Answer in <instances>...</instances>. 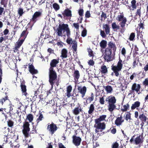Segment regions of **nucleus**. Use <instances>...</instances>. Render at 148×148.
Masks as SVG:
<instances>
[{"instance_id": "nucleus-1", "label": "nucleus", "mask_w": 148, "mask_h": 148, "mask_svg": "<svg viewBox=\"0 0 148 148\" xmlns=\"http://www.w3.org/2000/svg\"><path fill=\"white\" fill-rule=\"evenodd\" d=\"M49 82L51 86V89L55 84L58 86L59 84V81L57 80V76L56 72L54 70H49Z\"/></svg>"}, {"instance_id": "nucleus-2", "label": "nucleus", "mask_w": 148, "mask_h": 148, "mask_svg": "<svg viewBox=\"0 0 148 148\" xmlns=\"http://www.w3.org/2000/svg\"><path fill=\"white\" fill-rule=\"evenodd\" d=\"M57 30V34L59 36H62L63 30L64 31V32L66 31V35L67 37H70L71 35V31L68 25L67 24L63 23L59 24Z\"/></svg>"}, {"instance_id": "nucleus-3", "label": "nucleus", "mask_w": 148, "mask_h": 148, "mask_svg": "<svg viewBox=\"0 0 148 148\" xmlns=\"http://www.w3.org/2000/svg\"><path fill=\"white\" fill-rule=\"evenodd\" d=\"M123 62L119 57V60L117 62V65L114 66L112 64L111 66V70L113 71L116 77L119 75V71H121L123 68Z\"/></svg>"}, {"instance_id": "nucleus-4", "label": "nucleus", "mask_w": 148, "mask_h": 148, "mask_svg": "<svg viewBox=\"0 0 148 148\" xmlns=\"http://www.w3.org/2000/svg\"><path fill=\"white\" fill-rule=\"evenodd\" d=\"M58 127L57 125L53 122L49 123L47 124V130L51 135L54 134L58 130Z\"/></svg>"}, {"instance_id": "nucleus-5", "label": "nucleus", "mask_w": 148, "mask_h": 148, "mask_svg": "<svg viewBox=\"0 0 148 148\" xmlns=\"http://www.w3.org/2000/svg\"><path fill=\"white\" fill-rule=\"evenodd\" d=\"M112 51H110L109 49L106 48L103 55L104 60L107 62L112 61L114 58L111 55Z\"/></svg>"}, {"instance_id": "nucleus-6", "label": "nucleus", "mask_w": 148, "mask_h": 148, "mask_svg": "<svg viewBox=\"0 0 148 148\" xmlns=\"http://www.w3.org/2000/svg\"><path fill=\"white\" fill-rule=\"evenodd\" d=\"M29 125L30 124L28 121H25L23 123L22 132L25 138H28L29 137V132L30 130Z\"/></svg>"}, {"instance_id": "nucleus-7", "label": "nucleus", "mask_w": 148, "mask_h": 148, "mask_svg": "<svg viewBox=\"0 0 148 148\" xmlns=\"http://www.w3.org/2000/svg\"><path fill=\"white\" fill-rule=\"evenodd\" d=\"M94 127L96 128L95 130V132L98 133L99 132H101L105 130L106 127V125L104 123L99 122L95 123Z\"/></svg>"}, {"instance_id": "nucleus-8", "label": "nucleus", "mask_w": 148, "mask_h": 148, "mask_svg": "<svg viewBox=\"0 0 148 148\" xmlns=\"http://www.w3.org/2000/svg\"><path fill=\"white\" fill-rule=\"evenodd\" d=\"M116 19L119 21H121L119 23V25L121 27H125L127 20L126 18L124 17L123 14L118 15Z\"/></svg>"}, {"instance_id": "nucleus-9", "label": "nucleus", "mask_w": 148, "mask_h": 148, "mask_svg": "<svg viewBox=\"0 0 148 148\" xmlns=\"http://www.w3.org/2000/svg\"><path fill=\"white\" fill-rule=\"evenodd\" d=\"M94 98V95L92 92L90 93L89 96H87L86 97H84L83 99L85 100L84 101V104L85 105H87L92 101Z\"/></svg>"}, {"instance_id": "nucleus-10", "label": "nucleus", "mask_w": 148, "mask_h": 148, "mask_svg": "<svg viewBox=\"0 0 148 148\" xmlns=\"http://www.w3.org/2000/svg\"><path fill=\"white\" fill-rule=\"evenodd\" d=\"M72 143L76 146H79L82 141V139L79 136H77L75 135L72 137Z\"/></svg>"}, {"instance_id": "nucleus-11", "label": "nucleus", "mask_w": 148, "mask_h": 148, "mask_svg": "<svg viewBox=\"0 0 148 148\" xmlns=\"http://www.w3.org/2000/svg\"><path fill=\"white\" fill-rule=\"evenodd\" d=\"M141 88V86L140 84L137 85L135 83L132 85L131 88V90H130V92H131L130 94L132 93L135 91L138 93V94H139L140 93V89Z\"/></svg>"}, {"instance_id": "nucleus-12", "label": "nucleus", "mask_w": 148, "mask_h": 148, "mask_svg": "<svg viewBox=\"0 0 148 148\" xmlns=\"http://www.w3.org/2000/svg\"><path fill=\"white\" fill-rule=\"evenodd\" d=\"M78 92L81 95L82 98H84L87 92V88L85 86L81 87L78 86L77 87Z\"/></svg>"}, {"instance_id": "nucleus-13", "label": "nucleus", "mask_w": 148, "mask_h": 148, "mask_svg": "<svg viewBox=\"0 0 148 148\" xmlns=\"http://www.w3.org/2000/svg\"><path fill=\"white\" fill-rule=\"evenodd\" d=\"M42 15V13L39 11L36 12L32 16V18L30 19L31 21L36 23L38 20V18H40Z\"/></svg>"}, {"instance_id": "nucleus-14", "label": "nucleus", "mask_w": 148, "mask_h": 148, "mask_svg": "<svg viewBox=\"0 0 148 148\" xmlns=\"http://www.w3.org/2000/svg\"><path fill=\"white\" fill-rule=\"evenodd\" d=\"M59 62V59H53L51 60L50 62V67L49 70H54L53 68L56 67Z\"/></svg>"}, {"instance_id": "nucleus-15", "label": "nucleus", "mask_w": 148, "mask_h": 148, "mask_svg": "<svg viewBox=\"0 0 148 148\" xmlns=\"http://www.w3.org/2000/svg\"><path fill=\"white\" fill-rule=\"evenodd\" d=\"M143 136V134H142L141 135H140L135 139L134 141L135 145H140L143 143L144 141Z\"/></svg>"}, {"instance_id": "nucleus-16", "label": "nucleus", "mask_w": 148, "mask_h": 148, "mask_svg": "<svg viewBox=\"0 0 148 148\" xmlns=\"http://www.w3.org/2000/svg\"><path fill=\"white\" fill-rule=\"evenodd\" d=\"M108 47L107 48L109 49L110 51H113V53L114 55L115 54V52L116 50V47L115 45L112 42H109L108 43Z\"/></svg>"}, {"instance_id": "nucleus-17", "label": "nucleus", "mask_w": 148, "mask_h": 148, "mask_svg": "<svg viewBox=\"0 0 148 148\" xmlns=\"http://www.w3.org/2000/svg\"><path fill=\"white\" fill-rule=\"evenodd\" d=\"M106 101L108 102V104H115L116 99L114 96L110 95L106 98Z\"/></svg>"}, {"instance_id": "nucleus-18", "label": "nucleus", "mask_w": 148, "mask_h": 148, "mask_svg": "<svg viewBox=\"0 0 148 148\" xmlns=\"http://www.w3.org/2000/svg\"><path fill=\"white\" fill-rule=\"evenodd\" d=\"M29 72L32 75H34L38 73V71L35 68L32 64H29Z\"/></svg>"}, {"instance_id": "nucleus-19", "label": "nucleus", "mask_w": 148, "mask_h": 148, "mask_svg": "<svg viewBox=\"0 0 148 148\" xmlns=\"http://www.w3.org/2000/svg\"><path fill=\"white\" fill-rule=\"evenodd\" d=\"M25 82L23 80L22 82H21L20 87L21 88L22 94L23 95L26 96L27 93L26 92V86L25 85Z\"/></svg>"}, {"instance_id": "nucleus-20", "label": "nucleus", "mask_w": 148, "mask_h": 148, "mask_svg": "<svg viewBox=\"0 0 148 148\" xmlns=\"http://www.w3.org/2000/svg\"><path fill=\"white\" fill-rule=\"evenodd\" d=\"M124 121V120L123 119L122 116L121 115L120 116L117 117L114 122L115 124L117 126H119L122 125Z\"/></svg>"}, {"instance_id": "nucleus-21", "label": "nucleus", "mask_w": 148, "mask_h": 148, "mask_svg": "<svg viewBox=\"0 0 148 148\" xmlns=\"http://www.w3.org/2000/svg\"><path fill=\"white\" fill-rule=\"evenodd\" d=\"M82 111V108H81L80 104H79L78 107L75 108L72 111V112L75 115L79 114Z\"/></svg>"}, {"instance_id": "nucleus-22", "label": "nucleus", "mask_w": 148, "mask_h": 148, "mask_svg": "<svg viewBox=\"0 0 148 148\" xmlns=\"http://www.w3.org/2000/svg\"><path fill=\"white\" fill-rule=\"evenodd\" d=\"M25 39V38L21 40H19L16 42V46L14 48V52H15V51L16 50L17 51L18 49L20 47L23 43Z\"/></svg>"}, {"instance_id": "nucleus-23", "label": "nucleus", "mask_w": 148, "mask_h": 148, "mask_svg": "<svg viewBox=\"0 0 148 148\" xmlns=\"http://www.w3.org/2000/svg\"><path fill=\"white\" fill-rule=\"evenodd\" d=\"M62 14L64 17H71L72 16L71 11L69 8H67L62 13Z\"/></svg>"}, {"instance_id": "nucleus-24", "label": "nucleus", "mask_w": 148, "mask_h": 148, "mask_svg": "<svg viewBox=\"0 0 148 148\" xmlns=\"http://www.w3.org/2000/svg\"><path fill=\"white\" fill-rule=\"evenodd\" d=\"M139 119L141 121V123L144 124L145 123L147 122V120L148 119L147 117L143 113L140 114L139 116Z\"/></svg>"}, {"instance_id": "nucleus-25", "label": "nucleus", "mask_w": 148, "mask_h": 148, "mask_svg": "<svg viewBox=\"0 0 148 148\" xmlns=\"http://www.w3.org/2000/svg\"><path fill=\"white\" fill-rule=\"evenodd\" d=\"M106 116H107L106 115L100 116L99 118L95 120V123L101 122V121L105 120V119L106 118Z\"/></svg>"}, {"instance_id": "nucleus-26", "label": "nucleus", "mask_w": 148, "mask_h": 148, "mask_svg": "<svg viewBox=\"0 0 148 148\" xmlns=\"http://www.w3.org/2000/svg\"><path fill=\"white\" fill-rule=\"evenodd\" d=\"M103 27L107 35L109 34L110 31V27L108 24H103Z\"/></svg>"}, {"instance_id": "nucleus-27", "label": "nucleus", "mask_w": 148, "mask_h": 148, "mask_svg": "<svg viewBox=\"0 0 148 148\" xmlns=\"http://www.w3.org/2000/svg\"><path fill=\"white\" fill-rule=\"evenodd\" d=\"M100 71L102 74L105 75L108 72V69L106 65H102L101 67Z\"/></svg>"}, {"instance_id": "nucleus-28", "label": "nucleus", "mask_w": 148, "mask_h": 148, "mask_svg": "<svg viewBox=\"0 0 148 148\" xmlns=\"http://www.w3.org/2000/svg\"><path fill=\"white\" fill-rule=\"evenodd\" d=\"M67 50L66 49H62L61 51V55L60 56V57L62 58V59L66 58L67 57Z\"/></svg>"}, {"instance_id": "nucleus-29", "label": "nucleus", "mask_w": 148, "mask_h": 148, "mask_svg": "<svg viewBox=\"0 0 148 148\" xmlns=\"http://www.w3.org/2000/svg\"><path fill=\"white\" fill-rule=\"evenodd\" d=\"M73 77L75 80H78L80 76V74L78 70H75L73 74Z\"/></svg>"}, {"instance_id": "nucleus-30", "label": "nucleus", "mask_w": 148, "mask_h": 148, "mask_svg": "<svg viewBox=\"0 0 148 148\" xmlns=\"http://www.w3.org/2000/svg\"><path fill=\"white\" fill-rule=\"evenodd\" d=\"M72 88L71 85L67 86L66 89V96L67 97L69 98L71 96V92L72 90Z\"/></svg>"}, {"instance_id": "nucleus-31", "label": "nucleus", "mask_w": 148, "mask_h": 148, "mask_svg": "<svg viewBox=\"0 0 148 148\" xmlns=\"http://www.w3.org/2000/svg\"><path fill=\"white\" fill-rule=\"evenodd\" d=\"M103 88L105 89L107 93H111L113 91V88L110 86H103Z\"/></svg>"}, {"instance_id": "nucleus-32", "label": "nucleus", "mask_w": 148, "mask_h": 148, "mask_svg": "<svg viewBox=\"0 0 148 148\" xmlns=\"http://www.w3.org/2000/svg\"><path fill=\"white\" fill-rule=\"evenodd\" d=\"M107 42L105 40H102L100 43V45L102 49H105L107 46Z\"/></svg>"}, {"instance_id": "nucleus-33", "label": "nucleus", "mask_w": 148, "mask_h": 148, "mask_svg": "<svg viewBox=\"0 0 148 148\" xmlns=\"http://www.w3.org/2000/svg\"><path fill=\"white\" fill-rule=\"evenodd\" d=\"M35 23L34 22L31 21V20H30V22L28 24L27 26V28L26 29L27 30H31L32 26L34 25V23Z\"/></svg>"}, {"instance_id": "nucleus-34", "label": "nucleus", "mask_w": 148, "mask_h": 148, "mask_svg": "<svg viewBox=\"0 0 148 148\" xmlns=\"http://www.w3.org/2000/svg\"><path fill=\"white\" fill-rule=\"evenodd\" d=\"M108 107L109 111L110 112H112L116 108V106L115 104H108Z\"/></svg>"}, {"instance_id": "nucleus-35", "label": "nucleus", "mask_w": 148, "mask_h": 148, "mask_svg": "<svg viewBox=\"0 0 148 148\" xmlns=\"http://www.w3.org/2000/svg\"><path fill=\"white\" fill-rule=\"evenodd\" d=\"M136 0H132L131 1V6L132 7V10H134L136 8L137 5L136 4Z\"/></svg>"}, {"instance_id": "nucleus-36", "label": "nucleus", "mask_w": 148, "mask_h": 148, "mask_svg": "<svg viewBox=\"0 0 148 148\" xmlns=\"http://www.w3.org/2000/svg\"><path fill=\"white\" fill-rule=\"evenodd\" d=\"M140 103L139 101H136L134 103L132 104L131 107V109L133 110L136 108L140 106Z\"/></svg>"}, {"instance_id": "nucleus-37", "label": "nucleus", "mask_w": 148, "mask_h": 148, "mask_svg": "<svg viewBox=\"0 0 148 148\" xmlns=\"http://www.w3.org/2000/svg\"><path fill=\"white\" fill-rule=\"evenodd\" d=\"M95 110V106L93 104H92L90 105L89 110L88 111V113L89 114H91Z\"/></svg>"}, {"instance_id": "nucleus-38", "label": "nucleus", "mask_w": 148, "mask_h": 148, "mask_svg": "<svg viewBox=\"0 0 148 148\" xmlns=\"http://www.w3.org/2000/svg\"><path fill=\"white\" fill-rule=\"evenodd\" d=\"M26 119H28L29 122H32L34 119V116L31 114H29L27 116Z\"/></svg>"}, {"instance_id": "nucleus-39", "label": "nucleus", "mask_w": 148, "mask_h": 148, "mask_svg": "<svg viewBox=\"0 0 148 148\" xmlns=\"http://www.w3.org/2000/svg\"><path fill=\"white\" fill-rule=\"evenodd\" d=\"M39 114V116H38V117L37 119L36 120L37 124L40 121H41L42 120V119L44 118L43 116V114H42V112H40Z\"/></svg>"}, {"instance_id": "nucleus-40", "label": "nucleus", "mask_w": 148, "mask_h": 148, "mask_svg": "<svg viewBox=\"0 0 148 148\" xmlns=\"http://www.w3.org/2000/svg\"><path fill=\"white\" fill-rule=\"evenodd\" d=\"M72 48L74 51L76 52L77 51V43L76 41L74 40L73 41Z\"/></svg>"}, {"instance_id": "nucleus-41", "label": "nucleus", "mask_w": 148, "mask_h": 148, "mask_svg": "<svg viewBox=\"0 0 148 148\" xmlns=\"http://www.w3.org/2000/svg\"><path fill=\"white\" fill-rule=\"evenodd\" d=\"M123 108L121 109V110L123 112H126L128 110L130 107V105L128 103L124 105L123 106Z\"/></svg>"}, {"instance_id": "nucleus-42", "label": "nucleus", "mask_w": 148, "mask_h": 148, "mask_svg": "<svg viewBox=\"0 0 148 148\" xmlns=\"http://www.w3.org/2000/svg\"><path fill=\"white\" fill-rule=\"evenodd\" d=\"M112 28L116 31L119 28V25H117L115 22L113 23L112 24Z\"/></svg>"}, {"instance_id": "nucleus-43", "label": "nucleus", "mask_w": 148, "mask_h": 148, "mask_svg": "<svg viewBox=\"0 0 148 148\" xmlns=\"http://www.w3.org/2000/svg\"><path fill=\"white\" fill-rule=\"evenodd\" d=\"M53 7L56 11H57L60 9L59 5L56 3H54L53 4Z\"/></svg>"}, {"instance_id": "nucleus-44", "label": "nucleus", "mask_w": 148, "mask_h": 148, "mask_svg": "<svg viewBox=\"0 0 148 148\" xmlns=\"http://www.w3.org/2000/svg\"><path fill=\"white\" fill-rule=\"evenodd\" d=\"M28 32L27 29H26L25 30H24L23 31L21 34V37H24V38H25L26 37L28 34Z\"/></svg>"}, {"instance_id": "nucleus-45", "label": "nucleus", "mask_w": 148, "mask_h": 148, "mask_svg": "<svg viewBox=\"0 0 148 148\" xmlns=\"http://www.w3.org/2000/svg\"><path fill=\"white\" fill-rule=\"evenodd\" d=\"M125 119L127 121L128 120H130L131 119V114L130 112H127V114H126L125 117Z\"/></svg>"}, {"instance_id": "nucleus-46", "label": "nucleus", "mask_w": 148, "mask_h": 148, "mask_svg": "<svg viewBox=\"0 0 148 148\" xmlns=\"http://www.w3.org/2000/svg\"><path fill=\"white\" fill-rule=\"evenodd\" d=\"M7 123L9 127H12L14 125V122L10 120H9L7 121Z\"/></svg>"}, {"instance_id": "nucleus-47", "label": "nucleus", "mask_w": 148, "mask_h": 148, "mask_svg": "<svg viewBox=\"0 0 148 148\" xmlns=\"http://www.w3.org/2000/svg\"><path fill=\"white\" fill-rule=\"evenodd\" d=\"M144 22L142 21H140V23L138 24V27L139 29H140L141 28L142 29H145V27H144Z\"/></svg>"}, {"instance_id": "nucleus-48", "label": "nucleus", "mask_w": 148, "mask_h": 148, "mask_svg": "<svg viewBox=\"0 0 148 148\" xmlns=\"http://www.w3.org/2000/svg\"><path fill=\"white\" fill-rule=\"evenodd\" d=\"M8 96L6 95V96H5L4 97H3L2 99H0V103H1L2 105H3V104L5 101L8 100Z\"/></svg>"}, {"instance_id": "nucleus-49", "label": "nucleus", "mask_w": 148, "mask_h": 148, "mask_svg": "<svg viewBox=\"0 0 148 148\" xmlns=\"http://www.w3.org/2000/svg\"><path fill=\"white\" fill-rule=\"evenodd\" d=\"M105 101L103 97L101 96L99 97V102L101 105L104 104Z\"/></svg>"}, {"instance_id": "nucleus-50", "label": "nucleus", "mask_w": 148, "mask_h": 148, "mask_svg": "<svg viewBox=\"0 0 148 148\" xmlns=\"http://www.w3.org/2000/svg\"><path fill=\"white\" fill-rule=\"evenodd\" d=\"M135 16H139V17L141 16V8L140 7L137 10L136 12L135 13Z\"/></svg>"}, {"instance_id": "nucleus-51", "label": "nucleus", "mask_w": 148, "mask_h": 148, "mask_svg": "<svg viewBox=\"0 0 148 148\" xmlns=\"http://www.w3.org/2000/svg\"><path fill=\"white\" fill-rule=\"evenodd\" d=\"M18 13L19 15V16H22L24 13L23 9L21 8H19L18 10Z\"/></svg>"}, {"instance_id": "nucleus-52", "label": "nucleus", "mask_w": 148, "mask_h": 148, "mask_svg": "<svg viewBox=\"0 0 148 148\" xmlns=\"http://www.w3.org/2000/svg\"><path fill=\"white\" fill-rule=\"evenodd\" d=\"M34 92V96L33 97V100H34V101L37 98V95L39 94L40 92L37 89Z\"/></svg>"}, {"instance_id": "nucleus-53", "label": "nucleus", "mask_w": 148, "mask_h": 148, "mask_svg": "<svg viewBox=\"0 0 148 148\" xmlns=\"http://www.w3.org/2000/svg\"><path fill=\"white\" fill-rule=\"evenodd\" d=\"M100 35L103 38H105L106 37V33L103 30H102L101 29H100Z\"/></svg>"}, {"instance_id": "nucleus-54", "label": "nucleus", "mask_w": 148, "mask_h": 148, "mask_svg": "<svg viewBox=\"0 0 148 148\" xmlns=\"http://www.w3.org/2000/svg\"><path fill=\"white\" fill-rule=\"evenodd\" d=\"M88 50V55L90 57H93L94 54L93 53V51L90 48L87 49Z\"/></svg>"}, {"instance_id": "nucleus-55", "label": "nucleus", "mask_w": 148, "mask_h": 148, "mask_svg": "<svg viewBox=\"0 0 148 148\" xmlns=\"http://www.w3.org/2000/svg\"><path fill=\"white\" fill-rule=\"evenodd\" d=\"M135 37V33L134 32H132L130 36L129 39L131 41H133L134 40Z\"/></svg>"}, {"instance_id": "nucleus-56", "label": "nucleus", "mask_w": 148, "mask_h": 148, "mask_svg": "<svg viewBox=\"0 0 148 148\" xmlns=\"http://www.w3.org/2000/svg\"><path fill=\"white\" fill-rule=\"evenodd\" d=\"M119 146L118 143L116 142L113 143L112 145V148H118Z\"/></svg>"}, {"instance_id": "nucleus-57", "label": "nucleus", "mask_w": 148, "mask_h": 148, "mask_svg": "<svg viewBox=\"0 0 148 148\" xmlns=\"http://www.w3.org/2000/svg\"><path fill=\"white\" fill-rule=\"evenodd\" d=\"M110 130V131L111 133L113 134H115L116 132V129L115 128H113L112 129V128H110L109 130H108L107 132H109Z\"/></svg>"}, {"instance_id": "nucleus-58", "label": "nucleus", "mask_w": 148, "mask_h": 148, "mask_svg": "<svg viewBox=\"0 0 148 148\" xmlns=\"http://www.w3.org/2000/svg\"><path fill=\"white\" fill-rule=\"evenodd\" d=\"M37 125H38L37 124L35 127H34V126H33L32 130L31 131V133L32 134H34L35 133H37V130H36V127L37 126Z\"/></svg>"}, {"instance_id": "nucleus-59", "label": "nucleus", "mask_w": 148, "mask_h": 148, "mask_svg": "<svg viewBox=\"0 0 148 148\" xmlns=\"http://www.w3.org/2000/svg\"><path fill=\"white\" fill-rule=\"evenodd\" d=\"M87 34V30L86 29H84L82 32L81 36L83 37H85Z\"/></svg>"}, {"instance_id": "nucleus-60", "label": "nucleus", "mask_w": 148, "mask_h": 148, "mask_svg": "<svg viewBox=\"0 0 148 148\" xmlns=\"http://www.w3.org/2000/svg\"><path fill=\"white\" fill-rule=\"evenodd\" d=\"M101 21L102 20V18H104V19H106L107 18L106 14V13H105L104 12H102L101 14Z\"/></svg>"}, {"instance_id": "nucleus-61", "label": "nucleus", "mask_w": 148, "mask_h": 148, "mask_svg": "<svg viewBox=\"0 0 148 148\" xmlns=\"http://www.w3.org/2000/svg\"><path fill=\"white\" fill-rule=\"evenodd\" d=\"M73 25L75 28L77 29H79V26L78 23H74L73 24Z\"/></svg>"}, {"instance_id": "nucleus-62", "label": "nucleus", "mask_w": 148, "mask_h": 148, "mask_svg": "<svg viewBox=\"0 0 148 148\" xmlns=\"http://www.w3.org/2000/svg\"><path fill=\"white\" fill-rule=\"evenodd\" d=\"M67 39L66 40V42L68 44H70L71 43V42H72V39L70 38V36L69 37H67Z\"/></svg>"}, {"instance_id": "nucleus-63", "label": "nucleus", "mask_w": 148, "mask_h": 148, "mask_svg": "<svg viewBox=\"0 0 148 148\" xmlns=\"http://www.w3.org/2000/svg\"><path fill=\"white\" fill-rule=\"evenodd\" d=\"M143 84L145 86L148 85V78H146L143 82Z\"/></svg>"}, {"instance_id": "nucleus-64", "label": "nucleus", "mask_w": 148, "mask_h": 148, "mask_svg": "<svg viewBox=\"0 0 148 148\" xmlns=\"http://www.w3.org/2000/svg\"><path fill=\"white\" fill-rule=\"evenodd\" d=\"M88 64L89 65L93 66L95 64V62L92 60H90L88 62Z\"/></svg>"}]
</instances>
